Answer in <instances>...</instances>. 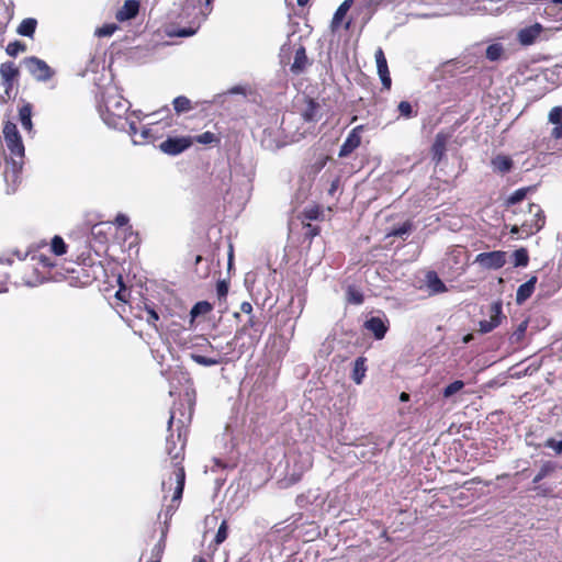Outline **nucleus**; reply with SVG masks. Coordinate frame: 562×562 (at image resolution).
Segmentation results:
<instances>
[{"instance_id":"nucleus-1","label":"nucleus","mask_w":562,"mask_h":562,"mask_svg":"<svg viewBox=\"0 0 562 562\" xmlns=\"http://www.w3.org/2000/svg\"><path fill=\"white\" fill-rule=\"evenodd\" d=\"M186 407L183 403L175 407L170 412L168 419V437L166 440V451L170 459L172 468L171 475L162 481V491H173L171 504L169 508L177 509L182 498L184 484H186V470L183 461L186 458V446L188 441L189 425L192 419V407H189V413H184Z\"/></svg>"},{"instance_id":"nucleus-2","label":"nucleus","mask_w":562,"mask_h":562,"mask_svg":"<svg viewBox=\"0 0 562 562\" xmlns=\"http://www.w3.org/2000/svg\"><path fill=\"white\" fill-rule=\"evenodd\" d=\"M3 137L10 153V157L5 158L4 179L7 182L16 183L24 164L25 148L22 137L18 131L15 123L5 121L3 124Z\"/></svg>"},{"instance_id":"nucleus-3","label":"nucleus","mask_w":562,"mask_h":562,"mask_svg":"<svg viewBox=\"0 0 562 562\" xmlns=\"http://www.w3.org/2000/svg\"><path fill=\"white\" fill-rule=\"evenodd\" d=\"M100 112L106 125L113 128H123L127 122L125 114L128 111L130 102L113 88H106L101 94L99 102Z\"/></svg>"},{"instance_id":"nucleus-4","label":"nucleus","mask_w":562,"mask_h":562,"mask_svg":"<svg viewBox=\"0 0 562 562\" xmlns=\"http://www.w3.org/2000/svg\"><path fill=\"white\" fill-rule=\"evenodd\" d=\"M67 271L76 273V279H80L82 274L81 283L86 285L98 280L100 274L104 272V268L101 261L98 260V255H93L91 247L85 244L77 255L76 268L67 269Z\"/></svg>"},{"instance_id":"nucleus-5","label":"nucleus","mask_w":562,"mask_h":562,"mask_svg":"<svg viewBox=\"0 0 562 562\" xmlns=\"http://www.w3.org/2000/svg\"><path fill=\"white\" fill-rule=\"evenodd\" d=\"M1 86L4 93L1 95V102H8L18 93L20 69L14 61H4L0 65Z\"/></svg>"},{"instance_id":"nucleus-6","label":"nucleus","mask_w":562,"mask_h":562,"mask_svg":"<svg viewBox=\"0 0 562 562\" xmlns=\"http://www.w3.org/2000/svg\"><path fill=\"white\" fill-rule=\"evenodd\" d=\"M250 329L252 330V333L249 334V344L247 347H245V344H243L239 347V351L240 353H243L245 348L249 349L256 347L262 336L263 326L258 317H256L255 315H250L248 316L247 322L235 333L233 340L227 342V348L229 350H233L235 348L234 342Z\"/></svg>"},{"instance_id":"nucleus-7","label":"nucleus","mask_w":562,"mask_h":562,"mask_svg":"<svg viewBox=\"0 0 562 562\" xmlns=\"http://www.w3.org/2000/svg\"><path fill=\"white\" fill-rule=\"evenodd\" d=\"M27 71L37 81H48L55 75V71L44 61L36 56L25 57L22 60Z\"/></svg>"},{"instance_id":"nucleus-8","label":"nucleus","mask_w":562,"mask_h":562,"mask_svg":"<svg viewBox=\"0 0 562 562\" xmlns=\"http://www.w3.org/2000/svg\"><path fill=\"white\" fill-rule=\"evenodd\" d=\"M557 469H558V464L550 460L544 461L541 464L540 470L538 471V473L535 475V477L532 480V483L536 485L533 487V490L537 492V495L543 496V497L552 495V488L546 487L543 485H539V483L547 476L554 473L557 471Z\"/></svg>"},{"instance_id":"nucleus-9","label":"nucleus","mask_w":562,"mask_h":562,"mask_svg":"<svg viewBox=\"0 0 562 562\" xmlns=\"http://www.w3.org/2000/svg\"><path fill=\"white\" fill-rule=\"evenodd\" d=\"M475 262L485 269H499L506 263V252L503 250H494L488 252H480Z\"/></svg>"},{"instance_id":"nucleus-10","label":"nucleus","mask_w":562,"mask_h":562,"mask_svg":"<svg viewBox=\"0 0 562 562\" xmlns=\"http://www.w3.org/2000/svg\"><path fill=\"white\" fill-rule=\"evenodd\" d=\"M364 128V125H357L349 132L347 138L339 148L338 156L340 158L348 157L361 145V134Z\"/></svg>"},{"instance_id":"nucleus-11","label":"nucleus","mask_w":562,"mask_h":562,"mask_svg":"<svg viewBox=\"0 0 562 562\" xmlns=\"http://www.w3.org/2000/svg\"><path fill=\"white\" fill-rule=\"evenodd\" d=\"M192 145L191 137H168L160 143L159 148L162 153L175 156L179 155Z\"/></svg>"},{"instance_id":"nucleus-12","label":"nucleus","mask_w":562,"mask_h":562,"mask_svg":"<svg viewBox=\"0 0 562 562\" xmlns=\"http://www.w3.org/2000/svg\"><path fill=\"white\" fill-rule=\"evenodd\" d=\"M529 212L533 214V220L521 224L522 231L529 235L538 233L546 224V215L540 205L529 203Z\"/></svg>"},{"instance_id":"nucleus-13","label":"nucleus","mask_w":562,"mask_h":562,"mask_svg":"<svg viewBox=\"0 0 562 562\" xmlns=\"http://www.w3.org/2000/svg\"><path fill=\"white\" fill-rule=\"evenodd\" d=\"M378 74L381 79L382 86L385 90H390L392 86V79L390 76V70L387 66V60L385 54L381 47H379L374 53Z\"/></svg>"},{"instance_id":"nucleus-14","label":"nucleus","mask_w":562,"mask_h":562,"mask_svg":"<svg viewBox=\"0 0 562 562\" xmlns=\"http://www.w3.org/2000/svg\"><path fill=\"white\" fill-rule=\"evenodd\" d=\"M542 31L543 26L537 22L530 26L521 29L517 34V41L522 46H530L536 43Z\"/></svg>"},{"instance_id":"nucleus-15","label":"nucleus","mask_w":562,"mask_h":562,"mask_svg":"<svg viewBox=\"0 0 562 562\" xmlns=\"http://www.w3.org/2000/svg\"><path fill=\"white\" fill-rule=\"evenodd\" d=\"M502 316V304L496 302L491 305V315L490 319H484L479 323V330L482 334H487L496 328L501 324Z\"/></svg>"},{"instance_id":"nucleus-16","label":"nucleus","mask_w":562,"mask_h":562,"mask_svg":"<svg viewBox=\"0 0 562 562\" xmlns=\"http://www.w3.org/2000/svg\"><path fill=\"white\" fill-rule=\"evenodd\" d=\"M134 308L137 310V312L134 313L135 317H138L140 319L146 321V323L148 325H150L151 327L157 329V322L159 321V315L156 312V310H155L153 304H148L147 302H143V306L137 304V306L134 307Z\"/></svg>"},{"instance_id":"nucleus-17","label":"nucleus","mask_w":562,"mask_h":562,"mask_svg":"<svg viewBox=\"0 0 562 562\" xmlns=\"http://www.w3.org/2000/svg\"><path fill=\"white\" fill-rule=\"evenodd\" d=\"M448 135L438 133L430 148L431 159L438 165L445 157L447 151Z\"/></svg>"},{"instance_id":"nucleus-18","label":"nucleus","mask_w":562,"mask_h":562,"mask_svg":"<svg viewBox=\"0 0 562 562\" xmlns=\"http://www.w3.org/2000/svg\"><path fill=\"white\" fill-rule=\"evenodd\" d=\"M364 328L371 331L376 340H381L385 337L389 330L387 324L378 316H373L364 322Z\"/></svg>"},{"instance_id":"nucleus-19","label":"nucleus","mask_w":562,"mask_h":562,"mask_svg":"<svg viewBox=\"0 0 562 562\" xmlns=\"http://www.w3.org/2000/svg\"><path fill=\"white\" fill-rule=\"evenodd\" d=\"M139 12V2L137 0H126L122 8L115 14L119 22H124L134 19Z\"/></svg>"},{"instance_id":"nucleus-20","label":"nucleus","mask_w":562,"mask_h":562,"mask_svg":"<svg viewBox=\"0 0 562 562\" xmlns=\"http://www.w3.org/2000/svg\"><path fill=\"white\" fill-rule=\"evenodd\" d=\"M308 65H310V60L307 58L305 47L303 45H301L295 50L294 60H293L290 69L294 75H300L306 70Z\"/></svg>"},{"instance_id":"nucleus-21","label":"nucleus","mask_w":562,"mask_h":562,"mask_svg":"<svg viewBox=\"0 0 562 562\" xmlns=\"http://www.w3.org/2000/svg\"><path fill=\"white\" fill-rule=\"evenodd\" d=\"M319 109V103L314 99H307L306 105L301 113L303 121L306 123H316L321 119Z\"/></svg>"},{"instance_id":"nucleus-22","label":"nucleus","mask_w":562,"mask_h":562,"mask_svg":"<svg viewBox=\"0 0 562 562\" xmlns=\"http://www.w3.org/2000/svg\"><path fill=\"white\" fill-rule=\"evenodd\" d=\"M537 283V277H531L527 282L520 284L516 292V302L522 304L526 302L535 292Z\"/></svg>"},{"instance_id":"nucleus-23","label":"nucleus","mask_w":562,"mask_h":562,"mask_svg":"<svg viewBox=\"0 0 562 562\" xmlns=\"http://www.w3.org/2000/svg\"><path fill=\"white\" fill-rule=\"evenodd\" d=\"M32 113L33 105L29 102H24L23 105L19 109V120L22 127L27 132L33 130Z\"/></svg>"},{"instance_id":"nucleus-24","label":"nucleus","mask_w":562,"mask_h":562,"mask_svg":"<svg viewBox=\"0 0 562 562\" xmlns=\"http://www.w3.org/2000/svg\"><path fill=\"white\" fill-rule=\"evenodd\" d=\"M366 362H367V358H364V357H358L355 360L351 379L353 380V382L356 384H361L362 380L366 376V372H367Z\"/></svg>"},{"instance_id":"nucleus-25","label":"nucleus","mask_w":562,"mask_h":562,"mask_svg":"<svg viewBox=\"0 0 562 562\" xmlns=\"http://www.w3.org/2000/svg\"><path fill=\"white\" fill-rule=\"evenodd\" d=\"M352 0H345L336 10L331 20V30L336 31L340 27L342 20L345 19L348 10L350 9Z\"/></svg>"},{"instance_id":"nucleus-26","label":"nucleus","mask_w":562,"mask_h":562,"mask_svg":"<svg viewBox=\"0 0 562 562\" xmlns=\"http://www.w3.org/2000/svg\"><path fill=\"white\" fill-rule=\"evenodd\" d=\"M513 159L505 155H497L492 159V166L494 170L501 173L509 172L510 169L513 168Z\"/></svg>"},{"instance_id":"nucleus-27","label":"nucleus","mask_w":562,"mask_h":562,"mask_svg":"<svg viewBox=\"0 0 562 562\" xmlns=\"http://www.w3.org/2000/svg\"><path fill=\"white\" fill-rule=\"evenodd\" d=\"M543 13L555 21H562V0H551L546 4Z\"/></svg>"},{"instance_id":"nucleus-28","label":"nucleus","mask_w":562,"mask_h":562,"mask_svg":"<svg viewBox=\"0 0 562 562\" xmlns=\"http://www.w3.org/2000/svg\"><path fill=\"white\" fill-rule=\"evenodd\" d=\"M37 26V21L33 18L22 20L19 24L16 32L22 36L33 37Z\"/></svg>"},{"instance_id":"nucleus-29","label":"nucleus","mask_w":562,"mask_h":562,"mask_svg":"<svg viewBox=\"0 0 562 562\" xmlns=\"http://www.w3.org/2000/svg\"><path fill=\"white\" fill-rule=\"evenodd\" d=\"M213 310V305L207 301H200L193 305L191 308L190 315L192 319H195L199 316H204L209 314Z\"/></svg>"},{"instance_id":"nucleus-30","label":"nucleus","mask_w":562,"mask_h":562,"mask_svg":"<svg viewBox=\"0 0 562 562\" xmlns=\"http://www.w3.org/2000/svg\"><path fill=\"white\" fill-rule=\"evenodd\" d=\"M302 217L304 220H308V221L323 220L324 211L321 205L315 204V205L305 207L302 212Z\"/></svg>"},{"instance_id":"nucleus-31","label":"nucleus","mask_w":562,"mask_h":562,"mask_svg":"<svg viewBox=\"0 0 562 562\" xmlns=\"http://www.w3.org/2000/svg\"><path fill=\"white\" fill-rule=\"evenodd\" d=\"M67 244L65 240L58 236L55 235L50 241V251L56 256H63L67 252Z\"/></svg>"},{"instance_id":"nucleus-32","label":"nucleus","mask_w":562,"mask_h":562,"mask_svg":"<svg viewBox=\"0 0 562 562\" xmlns=\"http://www.w3.org/2000/svg\"><path fill=\"white\" fill-rule=\"evenodd\" d=\"M172 103L175 111L178 114L189 112L190 110H192L191 101L184 95H179L175 98Z\"/></svg>"},{"instance_id":"nucleus-33","label":"nucleus","mask_w":562,"mask_h":562,"mask_svg":"<svg viewBox=\"0 0 562 562\" xmlns=\"http://www.w3.org/2000/svg\"><path fill=\"white\" fill-rule=\"evenodd\" d=\"M347 301L355 305H360L364 301V296L360 290L357 288L349 285L346 292Z\"/></svg>"},{"instance_id":"nucleus-34","label":"nucleus","mask_w":562,"mask_h":562,"mask_svg":"<svg viewBox=\"0 0 562 562\" xmlns=\"http://www.w3.org/2000/svg\"><path fill=\"white\" fill-rule=\"evenodd\" d=\"M190 357L195 363L204 366V367L216 366L223 361V359L221 357L220 358H211V357H205V356H201V355H196V353H191Z\"/></svg>"},{"instance_id":"nucleus-35","label":"nucleus","mask_w":562,"mask_h":562,"mask_svg":"<svg viewBox=\"0 0 562 562\" xmlns=\"http://www.w3.org/2000/svg\"><path fill=\"white\" fill-rule=\"evenodd\" d=\"M413 229V223L411 221L404 222L398 227H393L387 236H395V237H402L404 238L405 235H408Z\"/></svg>"},{"instance_id":"nucleus-36","label":"nucleus","mask_w":562,"mask_h":562,"mask_svg":"<svg viewBox=\"0 0 562 562\" xmlns=\"http://www.w3.org/2000/svg\"><path fill=\"white\" fill-rule=\"evenodd\" d=\"M533 188L532 187H526V188H519L517 189L516 191H514L507 199V204L508 205H514V204H517L519 202H521L527 193L529 191H531Z\"/></svg>"},{"instance_id":"nucleus-37","label":"nucleus","mask_w":562,"mask_h":562,"mask_svg":"<svg viewBox=\"0 0 562 562\" xmlns=\"http://www.w3.org/2000/svg\"><path fill=\"white\" fill-rule=\"evenodd\" d=\"M463 387H464V382L461 380H456L452 383L448 384L442 390V397L450 398L451 396H453L454 394L460 392Z\"/></svg>"},{"instance_id":"nucleus-38","label":"nucleus","mask_w":562,"mask_h":562,"mask_svg":"<svg viewBox=\"0 0 562 562\" xmlns=\"http://www.w3.org/2000/svg\"><path fill=\"white\" fill-rule=\"evenodd\" d=\"M514 266L526 267L529 263V255L526 248H519L514 251Z\"/></svg>"},{"instance_id":"nucleus-39","label":"nucleus","mask_w":562,"mask_h":562,"mask_svg":"<svg viewBox=\"0 0 562 562\" xmlns=\"http://www.w3.org/2000/svg\"><path fill=\"white\" fill-rule=\"evenodd\" d=\"M504 53V48L501 44H491L486 48V58L491 61L498 60Z\"/></svg>"},{"instance_id":"nucleus-40","label":"nucleus","mask_w":562,"mask_h":562,"mask_svg":"<svg viewBox=\"0 0 562 562\" xmlns=\"http://www.w3.org/2000/svg\"><path fill=\"white\" fill-rule=\"evenodd\" d=\"M26 45L20 41L10 42L5 52L9 56L16 57L20 53H24L26 50Z\"/></svg>"},{"instance_id":"nucleus-41","label":"nucleus","mask_w":562,"mask_h":562,"mask_svg":"<svg viewBox=\"0 0 562 562\" xmlns=\"http://www.w3.org/2000/svg\"><path fill=\"white\" fill-rule=\"evenodd\" d=\"M157 123L155 124H150L148 125L147 127H144L142 130V133H140V138H142V142L144 143H149V142H154L156 138H157Z\"/></svg>"},{"instance_id":"nucleus-42","label":"nucleus","mask_w":562,"mask_h":562,"mask_svg":"<svg viewBox=\"0 0 562 562\" xmlns=\"http://www.w3.org/2000/svg\"><path fill=\"white\" fill-rule=\"evenodd\" d=\"M194 140L200 144H204V145L212 144V143H215V144L221 143V138L217 137L214 133H212L210 131L195 136Z\"/></svg>"},{"instance_id":"nucleus-43","label":"nucleus","mask_w":562,"mask_h":562,"mask_svg":"<svg viewBox=\"0 0 562 562\" xmlns=\"http://www.w3.org/2000/svg\"><path fill=\"white\" fill-rule=\"evenodd\" d=\"M397 110L400 112V115L406 119L413 117L417 114V112L413 110V106L408 101H401L397 105Z\"/></svg>"},{"instance_id":"nucleus-44","label":"nucleus","mask_w":562,"mask_h":562,"mask_svg":"<svg viewBox=\"0 0 562 562\" xmlns=\"http://www.w3.org/2000/svg\"><path fill=\"white\" fill-rule=\"evenodd\" d=\"M304 238L312 241V239L321 234V227L317 225H312L311 223L303 222Z\"/></svg>"},{"instance_id":"nucleus-45","label":"nucleus","mask_w":562,"mask_h":562,"mask_svg":"<svg viewBox=\"0 0 562 562\" xmlns=\"http://www.w3.org/2000/svg\"><path fill=\"white\" fill-rule=\"evenodd\" d=\"M228 524L226 520H223L217 529V532L214 538V542L216 546L223 543L227 539Z\"/></svg>"},{"instance_id":"nucleus-46","label":"nucleus","mask_w":562,"mask_h":562,"mask_svg":"<svg viewBox=\"0 0 562 562\" xmlns=\"http://www.w3.org/2000/svg\"><path fill=\"white\" fill-rule=\"evenodd\" d=\"M429 286L436 293H441L447 290L445 283L437 277L436 273H432V277L429 278Z\"/></svg>"},{"instance_id":"nucleus-47","label":"nucleus","mask_w":562,"mask_h":562,"mask_svg":"<svg viewBox=\"0 0 562 562\" xmlns=\"http://www.w3.org/2000/svg\"><path fill=\"white\" fill-rule=\"evenodd\" d=\"M117 30V25L114 23L104 24L103 26L97 29L95 34L99 37L111 36Z\"/></svg>"},{"instance_id":"nucleus-48","label":"nucleus","mask_w":562,"mask_h":562,"mask_svg":"<svg viewBox=\"0 0 562 562\" xmlns=\"http://www.w3.org/2000/svg\"><path fill=\"white\" fill-rule=\"evenodd\" d=\"M119 282L121 284L120 289L115 293V297L124 303L128 302L131 296V291L123 284L122 277L119 278Z\"/></svg>"},{"instance_id":"nucleus-49","label":"nucleus","mask_w":562,"mask_h":562,"mask_svg":"<svg viewBox=\"0 0 562 562\" xmlns=\"http://www.w3.org/2000/svg\"><path fill=\"white\" fill-rule=\"evenodd\" d=\"M548 120L552 124H558L562 122V106H554L550 110Z\"/></svg>"},{"instance_id":"nucleus-50","label":"nucleus","mask_w":562,"mask_h":562,"mask_svg":"<svg viewBox=\"0 0 562 562\" xmlns=\"http://www.w3.org/2000/svg\"><path fill=\"white\" fill-rule=\"evenodd\" d=\"M216 293L220 300H225L228 294V282L220 280L216 284Z\"/></svg>"},{"instance_id":"nucleus-51","label":"nucleus","mask_w":562,"mask_h":562,"mask_svg":"<svg viewBox=\"0 0 562 562\" xmlns=\"http://www.w3.org/2000/svg\"><path fill=\"white\" fill-rule=\"evenodd\" d=\"M544 447L553 449L557 454L562 453V440H555L553 438H549L546 440Z\"/></svg>"},{"instance_id":"nucleus-52","label":"nucleus","mask_w":562,"mask_h":562,"mask_svg":"<svg viewBox=\"0 0 562 562\" xmlns=\"http://www.w3.org/2000/svg\"><path fill=\"white\" fill-rule=\"evenodd\" d=\"M9 280V276L2 271V265L0 263V292H3L7 290V283Z\"/></svg>"},{"instance_id":"nucleus-53","label":"nucleus","mask_w":562,"mask_h":562,"mask_svg":"<svg viewBox=\"0 0 562 562\" xmlns=\"http://www.w3.org/2000/svg\"><path fill=\"white\" fill-rule=\"evenodd\" d=\"M551 137L553 139H561L562 138V122L555 124V127L552 128Z\"/></svg>"},{"instance_id":"nucleus-54","label":"nucleus","mask_w":562,"mask_h":562,"mask_svg":"<svg viewBox=\"0 0 562 562\" xmlns=\"http://www.w3.org/2000/svg\"><path fill=\"white\" fill-rule=\"evenodd\" d=\"M114 223L120 227L125 226L128 223V217L125 214H117Z\"/></svg>"},{"instance_id":"nucleus-55","label":"nucleus","mask_w":562,"mask_h":562,"mask_svg":"<svg viewBox=\"0 0 562 562\" xmlns=\"http://www.w3.org/2000/svg\"><path fill=\"white\" fill-rule=\"evenodd\" d=\"M199 341L195 342V346H200V347H207L210 349H214L213 345L209 341V339H206L205 337L203 336H199L196 338Z\"/></svg>"},{"instance_id":"nucleus-56","label":"nucleus","mask_w":562,"mask_h":562,"mask_svg":"<svg viewBox=\"0 0 562 562\" xmlns=\"http://www.w3.org/2000/svg\"><path fill=\"white\" fill-rule=\"evenodd\" d=\"M240 311L243 313L247 314L248 316L254 315L252 314L254 308H252L251 303H249V302H243L240 304Z\"/></svg>"},{"instance_id":"nucleus-57","label":"nucleus","mask_w":562,"mask_h":562,"mask_svg":"<svg viewBox=\"0 0 562 562\" xmlns=\"http://www.w3.org/2000/svg\"><path fill=\"white\" fill-rule=\"evenodd\" d=\"M538 0H507V2L515 7V5H524V4H531L537 2Z\"/></svg>"},{"instance_id":"nucleus-58","label":"nucleus","mask_w":562,"mask_h":562,"mask_svg":"<svg viewBox=\"0 0 562 562\" xmlns=\"http://www.w3.org/2000/svg\"><path fill=\"white\" fill-rule=\"evenodd\" d=\"M526 329H527V322H522L518 328L516 329L515 331V335L517 336V338H520L525 335L526 333Z\"/></svg>"},{"instance_id":"nucleus-59","label":"nucleus","mask_w":562,"mask_h":562,"mask_svg":"<svg viewBox=\"0 0 562 562\" xmlns=\"http://www.w3.org/2000/svg\"><path fill=\"white\" fill-rule=\"evenodd\" d=\"M194 30L192 29H180L176 34L181 37L190 36L194 34Z\"/></svg>"},{"instance_id":"nucleus-60","label":"nucleus","mask_w":562,"mask_h":562,"mask_svg":"<svg viewBox=\"0 0 562 562\" xmlns=\"http://www.w3.org/2000/svg\"><path fill=\"white\" fill-rule=\"evenodd\" d=\"M338 186H339V179H338V178H336V179L331 182V184H330V188H329V190H328V194H329V195H334V194H335V192H336V191H337V189H338Z\"/></svg>"},{"instance_id":"nucleus-61","label":"nucleus","mask_w":562,"mask_h":562,"mask_svg":"<svg viewBox=\"0 0 562 562\" xmlns=\"http://www.w3.org/2000/svg\"><path fill=\"white\" fill-rule=\"evenodd\" d=\"M128 132L133 136H135L137 134L138 127L135 122H128Z\"/></svg>"},{"instance_id":"nucleus-62","label":"nucleus","mask_w":562,"mask_h":562,"mask_svg":"<svg viewBox=\"0 0 562 562\" xmlns=\"http://www.w3.org/2000/svg\"><path fill=\"white\" fill-rule=\"evenodd\" d=\"M400 401L401 402H407L409 401V394L406 393V392H402L401 395H400Z\"/></svg>"},{"instance_id":"nucleus-63","label":"nucleus","mask_w":562,"mask_h":562,"mask_svg":"<svg viewBox=\"0 0 562 562\" xmlns=\"http://www.w3.org/2000/svg\"><path fill=\"white\" fill-rule=\"evenodd\" d=\"M520 229H522V228H521V226L519 227V226H517V225H514V226L510 228V233L515 235V234H518Z\"/></svg>"},{"instance_id":"nucleus-64","label":"nucleus","mask_w":562,"mask_h":562,"mask_svg":"<svg viewBox=\"0 0 562 562\" xmlns=\"http://www.w3.org/2000/svg\"><path fill=\"white\" fill-rule=\"evenodd\" d=\"M193 562H205V559L203 557L196 555L193 558Z\"/></svg>"}]
</instances>
